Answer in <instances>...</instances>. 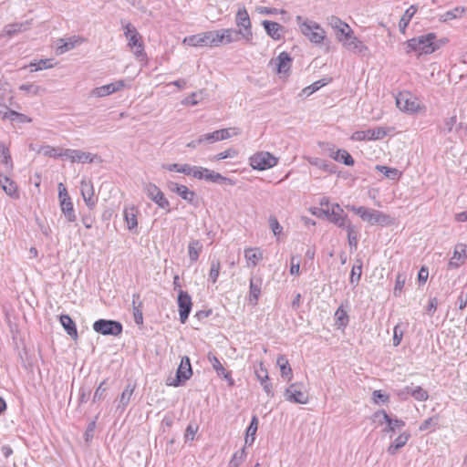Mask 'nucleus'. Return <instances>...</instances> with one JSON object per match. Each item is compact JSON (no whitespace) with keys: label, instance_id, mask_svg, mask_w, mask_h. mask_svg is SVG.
<instances>
[{"label":"nucleus","instance_id":"nucleus-1","mask_svg":"<svg viewBox=\"0 0 467 467\" xmlns=\"http://www.w3.org/2000/svg\"><path fill=\"white\" fill-rule=\"evenodd\" d=\"M328 25L335 31L336 37L342 46L355 54H367L368 47L358 39L350 26L342 21L339 17L331 16L328 18Z\"/></svg>","mask_w":467,"mask_h":467},{"label":"nucleus","instance_id":"nucleus-2","mask_svg":"<svg viewBox=\"0 0 467 467\" xmlns=\"http://www.w3.org/2000/svg\"><path fill=\"white\" fill-rule=\"evenodd\" d=\"M448 42L447 38L441 39L437 42V36L434 33L419 36L406 41V52L408 54L414 53L420 57L434 53L441 45Z\"/></svg>","mask_w":467,"mask_h":467},{"label":"nucleus","instance_id":"nucleus-3","mask_svg":"<svg viewBox=\"0 0 467 467\" xmlns=\"http://www.w3.org/2000/svg\"><path fill=\"white\" fill-rule=\"evenodd\" d=\"M396 106L402 112L411 115L424 113L426 110V107L420 98L409 90L398 93Z\"/></svg>","mask_w":467,"mask_h":467},{"label":"nucleus","instance_id":"nucleus-4","mask_svg":"<svg viewBox=\"0 0 467 467\" xmlns=\"http://www.w3.org/2000/svg\"><path fill=\"white\" fill-rule=\"evenodd\" d=\"M347 208L370 225H389L393 223V219L380 211L368 209L364 206H347Z\"/></svg>","mask_w":467,"mask_h":467},{"label":"nucleus","instance_id":"nucleus-5","mask_svg":"<svg viewBox=\"0 0 467 467\" xmlns=\"http://www.w3.org/2000/svg\"><path fill=\"white\" fill-rule=\"evenodd\" d=\"M301 33L314 44H321L326 38V31L316 22L306 20L299 25Z\"/></svg>","mask_w":467,"mask_h":467},{"label":"nucleus","instance_id":"nucleus-6","mask_svg":"<svg viewBox=\"0 0 467 467\" xmlns=\"http://www.w3.org/2000/svg\"><path fill=\"white\" fill-rule=\"evenodd\" d=\"M285 399L296 404H306L309 400L308 393L301 382L291 383L284 392Z\"/></svg>","mask_w":467,"mask_h":467},{"label":"nucleus","instance_id":"nucleus-7","mask_svg":"<svg viewBox=\"0 0 467 467\" xmlns=\"http://www.w3.org/2000/svg\"><path fill=\"white\" fill-rule=\"evenodd\" d=\"M125 36L128 40V46L132 50L136 57L144 55V44L141 36L138 33L136 28L130 23L124 26Z\"/></svg>","mask_w":467,"mask_h":467},{"label":"nucleus","instance_id":"nucleus-8","mask_svg":"<svg viewBox=\"0 0 467 467\" xmlns=\"http://www.w3.org/2000/svg\"><path fill=\"white\" fill-rule=\"evenodd\" d=\"M250 165L254 170L264 171L277 164L278 159L267 151H259L249 159Z\"/></svg>","mask_w":467,"mask_h":467},{"label":"nucleus","instance_id":"nucleus-9","mask_svg":"<svg viewBox=\"0 0 467 467\" xmlns=\"http://www.w3.org/2000/svg\"><path fill=\"white\" fill-rule=\"evenodd\" d=\"M389 128L376 127L366 130H357L352 133L350 139L354 141L378 140L385 138L389 132Z\"/></svg>","mask_w":467,"mask_h":467},{"label":"nucleus","instance_id":"nucleus-10","mask_svg":"<svg viewBox=\"0 0 467 467\" xmlns=\"http://www.w3.org/2000/svg\"><path fill=\"white\" fill-rule=\"evenodd\" d=\"M58 199L60 209L63 214L66 216L67 220L70 223L75 222L77 217L75 214L73 202L67 188L62 182L58 184Z\"/></svg>","mask_w":467,"mask_h":467},{"label":"nucleus","instance_id":"nucleus-11","mask_svg":"<svg viewBox=\"0 0 467 467\" xmlns=\"http://www.w3.org/2000/svg\"><path fill=\"white\" fill-rule=\"evenodd\" d=\"M236 26L239 27V33L247 41L251 42L253 39L252 23L249 14L244 7L239 8L235 17Z\"/></svg>","mask_w":467,"mask_h":467},{"label":"nucleus","instance_id":"nucleus-12","mask_svg":"<svg viewBox=\"0 0 467 467\" xmlns=\"http://www.w3.org/2000/svg\"><path fill=\"white\" fill-rule=\"evenodd\" d=\"M240 134V130L236 127H230L226 129L217 130L213 132L206 133L201 136L198 139L199 143H202L204 141L213 143L215 141L224 140L230 139L231 137L237 136Z\"/></svg>","mask_w":467,"mask_h":467},{"label":"nucleus","instance_id":"nucleus-13","mask_svg":"<svg viewBox=\"0 0 467 467\" xmlns=\"http://www.w3.org/2000/svg\"><path fill=\"white\" fill-rule=\"evenodd\" d=\"M192 177L198 180H206L213 182H224L229 184H234L233 180L221 175L212 170L203 167L193 166L192 171Z\"/></svg>","mask_w":467,"mask_h":467},{"label":"nucleus","instance_id":"nucleus-14","mask_svg":"<svg viewBox=\"0 0 467 467\" xmlns=\"http://www.w3.org/2000/svg\"><path fill=\"white\" fill-rule=\"evenodd\" d=\"M254 375L259 380L262 388L266 393L267 397L273 398L275 396L272 383L269 381V374L265 363L261 360L254 366Z\"/></svg>","mask_w":467,"mask_h":467},{"label":"nucleus","instance_id":"nucleus-15","mask_svg":"<svg viewBox=\"0 0 467 467\" xmlns=\"http://www.w3.org/2000/svg\"><path fill=\"white\" fill-rule=\"evenodd\" d=\"M93 329L101 335L119 336L122 326L118 321L99 319L93 324Z\"/></svg>","mask_w":467,"mask_h":467},{"label":"nucleus","instance_id":"nucleus-16","mask_svg":"<svg viewBox=\"0 0 467 467\" xmlns=\"http://www.w3.org/2000/svg\"><path fill=\"white\" fill-rule=\"evenodd\" d=\"M192 375V365L188 357H183L177 369L176 378L172 381H168L167 385L178 387L188 380Z\"/></svg>","mask_w":467,"mask_h":467},{"label":"nucleus","instance_id":"nucleus-17","mask_svg":"<svg viewBox=\"0 0 467 467\" xmlns=\"http://www.w3.org/2000/svg\"><path fill=\"white\" fill-rule=\"evenodd\" d=\"M145 192L148 197L160 208L170 212V202L158 186L153 183H149L145 186Z\"/></svg>","mask_w":467,"mask_h":467},{"label":"nucleus","instance_id":"nucleus-18","mask_svg":"<svg viewBox=\"0 0 467 467\" xmlns=\"http://www.w3.org/2000/svg\"><path fill=\"white\" fill-rule=\"evenodd\" d=\"M179 316L181 323L184 324L189 317L192 307V301L191 296L183 290H180L177 298Z\"/></svg>","mask_w":467,"mask_h":467},{"label":"nucleus","instance_id":"nucleus-19","mask_svg":"<svg viewBox=\"0 0 467 467\" xmlns=\"http://www.w3.org/2000/svg\"><path fill=\"white\" fill-rule=\"evenodd\" d=\"M182 44L191 47H213L210 31L186 36Z\"/></svg>","mask_w":467,"mask_h":467},{"label":"nucleus","instance_id":"nucleus-20","mask_svg":"<svg viewBox=\"0 0 467 467\" xmlns=\"http://www.w3.org/2000/svg\"><path fill=\"white\" fill-rule=\"evenodd\" d=\"M234 33L232 28L210 31L213 47L232 43Z\"/></svg>","mask_w":467,"mask_h":467},{"label":"nucleus","instance_id":"nucleus-21","mask_svg":"<svg viewBox=\"0 0 467 467\" xmlns=\"http://www.w3.org/2000/svg\"><path fill=\"white\" fill-rule=\"evenodd\" d=\"M244 255L246 266L249 268L256 267L264 259V252L259 247H246L244 250Z\"/></svg>","mask_w":467,"mask_h":467},{"label":"nucleus","instance_id":"nucleus-22","mask_svg":"<svg viewBox=\"0 0 467 467\" xmlns=\"http://www.w3.org/2000/svg\"><path fill=\"white\" fill-rule=\"evenodd\" d=\"M124 87H125L124 80H117L115 82H112V83H109L107 85H103V86L94 88L91 91V94L98 98L106 97V96H109L110 94H113L115 92L121 90L122 88H124Z\"/></svg>","mask_w":467,"mask_h":467},{"label":"nucleus","instance_id":"nucleus-23","mask_svg":"<svg viewBox=\"0 0 467 467\" xmlns=\"http://www.w3.org/2000/svg\"><path fill=\"white\" fill-rule=\"evenodd\" d=\"M323 217L327 219L329 222L337 224L338 226H344L347 216L344 214L343 209L339 204H333L332 208L328 210Z\"/></svg>","mask_w":467,"mask_h":467},{"label":"nucleus","instance_id":"nucleus-24","mask_svg":"<svg viewBox=\"0 0 467 467\" xmlns=\"http://www.w3.org/2000/svg\"><path fill=\"white\" fill-rule=\"evenodd\" d=\"M80 192L86 204L89 208H94L96 205V198L92 183L83 180L80 183Z\"/></svg>","mask_w":467,"mask_h":467},{"label":"nucleus","instance_id":"nucleus-25","mask_svg":"<svg viewBox=\"0 0 467 467\" xmlns=\"http://www.w3.org/2000/svg\"><path fill=\"white\" fill-rule=\"evenodd\" d=\"M467 259V244H459L454 247L453 254L450 260V265L458 267Z\"/></svg>","mask_w":467,"mask_h":467},{"label":"nucleus","instance_id":"nucleus-26","mask_svg":"<svg viewBox=\"0 0 467 467\" xmlns=\"http://www.w3.org/2000/svg\"><path fill=\"white\" fill-rule=\"evenodd\" d=\"M0 185L3 191L11 198H19L18 187L9 177L0 174Z\"/></svg>","mask_w":467,"mask_h":467},{"label":"nucleus","instance_id":"nucleus-27","mask_svg":"<svg viewBox=\"0 0 467 467\" xmlns=\"http://www.w3.org/2000/svg\"><path fill=\"white\" fill-rule=\"evenodd\" d=\"M83 42V39L79 36H73L71 38H68L67 40L65 39H59L58 45L56 49V53L57 55H62L65 52L74 48L75 47L80 45Z\"/></svg>","mask_w":467,"mask_h":467},{"label":"nucleus","instance_id":"nucleus-28","mask_svg":"<svg viewBox=\"0 0 467 467\" xmlns=\"http://www.w3.org/2000/svg\"><path fill=\"white\" fill-rule=\"evenodd\" d=\"M276 364L280 368L281 377L286 380L290 381L293 378V370L290 367L288 359L284 355H279L276 358Z\"/></svg>","mask_w":467,"mask_h":467},{"label":"nucleus","instance_id":"nucleus-29","mask_svg":"<svg viewBox=\"0 0 467 467\" xmlns=\"http://www.w3.org/2000/svg\"><path fill=\"white\" fill-rule=\"evenodd\" d=\"M124 219L129 230H133L138 226L139 210L135 206H130L124 209Z\"/></svg>","mask_w":467,"mask_h":467},{"label":"nucleus","instance_id":"nucleus-30","mask_svg":"<svg viewBox=\"0 0 467 467\" xmlns=\"http://www.w3.org/2000/svg\"><path fill=\"white\" fill-rule=\"evenodd\" d=\"M292 58L286 52H281L276 58V71L278 74H286L291 67Z\"/></svg>","mask_w":467,"mask_h":467},{"label":"nucleus","instance_id":"nucleus-31","mask_svg":"<svg viewBox=\"0 0 467 467\" xmlns=\"http://www.w3.org/2000/svg\"><path fill=\"white\" fill-rule=\"evenodd\" d=\"M171 190L179 194L183 200L192 202L195 198V192L191 191L186 185L171 182Z\"/></svg>","mask_w":467,"mask_h":467},{"label":"nucleus","instance_id":"nucleus-32","mask_svg":"<svg viewBox=\"0 0 467 467\" xmlns=\"http://www.w3.org/2000/svg\"><path fill=\"white\" fill-rule=\"evenodd\" d=\"M329 157L338 162H343L345 165L353 166L354 160L352 156L346 150H331Z\"/></svg>","mask_w":467,"mask_h":467},{"label":"nucleus","instance_id":"nucleus-33","mask_svg":"<svg viewBox=\"0 0 467 467\" xmlns=\"http://www.w3.org/2000/svg\"><path fill=\"white\" fill-rule=\"evenodd\" d=\"M64 156L70 159L73 162H90L92 161V158L89 153L75 150H64Z\"/></svg>","mask_w":467,"mask_h":467},{"label":"nucleus","instance_id":"nucleus-34","mask_svg":"<svg viewBox=\"0 0 467 467\" xmlns=\"http://www.w3.org/2000/svg\"><path fill=\"white\" fill-rule=\"evenodd\" d=\"M410 438V434L407 431L400 433L394 441L389 446L388 452L391 455L396 454L400 449L404 447Z\"/></svg>","mask_w":467,"mask_h":467},{"label":"nucleus","instance_id":"nucleus-35","mask_svg":"<svg viewBox=\"0 0 467 467\" xmlns=\"http://www.w3.org/2000/svg\"><path fill=\"white\" fill-rule=\"evenodd\" d=\"M417 11L418 8L416 5H410L402 15L399 22V28L401 34H406L407 27Z\"/></svg>","mask_w":467,"mask_h":467},{"label":"nucleus","instance_id":"nucleus-36","mask_svg":"<svg viewBox=\"0 0 467 467\" xmlns=\"http://www.w3.org/2000/svg\"><path fill=\"white\" fill-rule=\"evenodd\" d=\"M209 360L216 373L229 380L230 385H234V379L231 376V372L226 370L220 360L215 356H209Z\"/></svg>","mask_w":467,"mask_h":467},{"label":"nucleus","instance_id":"nucleus-37","mask_svg":"<svg viewBox=\"0 0 467 467\" xmlns=\"http://www.w3.org/2000/svg\"><path fill=\"white\" fill-rule=\"evenodd\" d=\"M60 323L66 332L73 338L77 339L78 330L75 322L72 320V318L68 315H61L59 317Z\"/></svg>","mask_w":467,"mask_h":467},{"label":"nucleus","instance_id":"nucleus-38","mask_svg":"<svg viewBox=\"0 0 467 467\" xmlns=\"http://www.w3.org/2000/svg\"><path fill=\"white\" fill-rule=\"evenodd\" d=\"M263 26L266 33L275 40H279L282 37L283 27L276 22L264 21Z\"/></svg>","mask_w":467,"mask_h":467},{"label":"nucleus","instance_id":"nucleus-39","mask_svg":"<svg viewBox=\"0 0 467 467\" xmlns=\"http://www.w3.org/2000/svg\"><path fill=\"white\" fill-rule=\"evenodd\" d=\"M142 306L140 294H134L132 296L133 316L135 322L139 325L143 323Z\"/></svg>","mask_w":467,"mask_h":467},{"label":"nucleus","instance_id":"nucleus-40","mask_svg":"<svg viewBox=\"0 0 467 467\" xmlns=\"http://www.w3.org/2000/svg\"><path fill=\"white\" fill-rule=\"evenodd\" d=\"M259 420L257 416H253L250 425L246 430V435L244 439L245 444L252 445L255 439V434L258 429Z\"/></svg>","mask_w":467,"mask_h":467},{"label":"nucleus","instance_id":"nucleus-41","mask_svg":"<svg viewBox=\"0 0 467 467\" xmlns=\"http://www.w3.org/2000/svg\"><path fill=\"white\" fill-rule=\"evenodd\" d=\"M334 203H331L327 198H322L319 202V207H313L310 209L311 214L317 217H323L332 208Z\"/></svg>","mask_w":467,"mask_h":467},{"label":"nucleus","instance_id":"nucleus-42","mask_svg":"<svg viewBox=\"0 0 467 467\" xmlns=\"http://www.w3.org/2000/svg\"><path fill=\"white\" fill-rule=\"evenodd\" d=\"M261 280L258 283H254L253 280L250 281L248 300L252 306H256L258 303L261 295Z\"/></svg>","mask_w":467,"mask_h":467},{"label":"nucleus","instance_id":"nucleus-43","mask_svg":"<svg viewBox=\"0 0 467 467\" xmlns=\"http://www.w3.org/2000/svg\"><path fill=\"white\" fill-rule=\"evenodd\" d=\"M202 245L198 240H192L188 244V254L192 262H196L202 253Z\"/></svg>","mask_w":467,"mask_h":467},{"label":"nucleus","instance_id":"nucleus-44","mask_svg":"<svg viewBox=\"0 0 467 467\" xmlns=\"http://www.w3.org/2000/svg\"><path fill=\"white\" fill-rule=\"evenodd\" d=\"M379 414L382 415L385 422L388 424V431H394L397 428H402L405 426V422L402 420L391 419L384 410L376 413V416Z\"/></svg>","mask_w":467,"mask_h":467},{"label":"nucleus","instance_id":"nucleus-45","mask_svg":"<svg viewBox=\"0 0 467 467\" xmlns=\"http://www.w3.org/2000/svg\"><path fill=\"white\" fill-rule=\"evenodd\" d=\"M192 168L193 166H190L189 164L179 165L177 163L165 166V169L169 171H177L188 176H192Z\"/></svg>","mask_w":467,"mask_h":467},{"label":"nucleus","instance_id":"nucleus-46","mask_svg":"<svg viewBox=\"0 0 467 467\" xmlns=\"http://www.w3.org/2000/svg\"><path fill=\"white\" fill-rule=\"evenodd\" d=\"M54 64L52 63V59L46 58L40 59L37 62L30 63L29 67H32L31 71H38L42 69H47L53 67Z\"/></svg>","mask_w":467,"mask_h":467},{"label":"nucleus","instance_id":"nucleus-47","mask_svg":"<svg viewBox=\"0 0 467 467\" xmlns=\"http://www.w3.org/2000/svg\"><path fill=\"white\" fill-rule=\"evenodd\" d=\"M237 155H238L237 150H235L234 148H229V149L211 157L210 161H221V160H224L227 158H234V157H236Z\"/></svg>","mask_w":467,"mask_h":467},{"label":"nucleus","instance_id":"nucleus-48","mask_svg":"<svg viewBox=\"0 0 467 467\" xmlns=\"http://www.w3.org/2000/svg\"><path fill=\"white\" fill-rule=\"evenodd\" d=\"M329 81H330V79L329 80H326V79L317 80V81L314 82L313 84H311L310 86L306 87L302 90V92L306 96H310L314 92L317 91L320 88H322V87L326 86L327 84H328Z\"/></svg>","mask_w":467,"mask_h":467},{"label":"nucleus","instance_id":"nucleus-49","mask_svg":"<svg viewBox=\"0 0 467 467\" xmlns=\"http://www.w3.org/2000/svg\"><path fill=\"white\" fill-rule=\"evenodd\" d=\"M221 263L219 260H213L211 263V268L209 271V279L215 284L220 275Z\"/></svg>","mask_w":467,"mask_h":467},{"label":"nucleus","instance_id":"nucleus-50","mask_svg":"<svg viewBox=\"0 0 467 467\" xmlns=\"http://www.w3.org/2000/svg\"><path fill=\"white\" fill-rule=\"evenodd\" d=\"M378 171L382 172L386 177L391 179H399L401 173L395 168H390L387 166L378 165L376 167Z\"/></svg>","mask_w":467,"mask_h":467},{"label":"nucleus","instance_id":"nucleus-51","mask_svg":"<svg viewBox=\"0 0 467 467\" xmlns=\"http://www.w3.org/2000/svg\"><path fill=\"white\" fill-rule=\"evenodd\" d=\"M410 395L418 401H425L429 398L427 390L421 387H416L414 389H411Z\"/></svg>","mask_w":467,"mask_h":467},{"label":"nucleus","instance_id":"nucleus-52","mask_svg":"<svg viewBox=\"0 0 467 467\" xmlns=\"http://www.w3.org/2000/svg\"><path fill=\"white\" fill-rule=\"evenodd\" d=\"M135 387L128 385L126 389L123 390L120 396V402L123 406H127L130 400L131 396L133 395Z\"/></svg>","mask_w":467,"mask_h":467},{"label":"nucleus","instance_id":"nucleus-53","mask_svg":"<svg viewBox=\"0 0 467 467\" xmlns=\"http://www.w3.org/2000/svg\"><path fill=\"white\" fill-rule=\"evenodd\" d=\"M335 317L340 326H347L348 322V317L346 310H344L342 307L337 308V310L335 313Z\"/></svg>","mask_w":467,"mask_h":467},{"label":"nucleus","instance_id":"nucleus-54","mask_svg":"<svg viewBox=\"0 0 467 467\" xmlns=\"http://www.w3.org/2000/svg\"><path fill=\"white\" fill-rule=\"evenodd\" d=\"M361 274H362L361 265H354L351 269L350 283L357 285L360 280Z\"/></svg>","mask_w":467,"mask_h":467},{"label":"nucleus","instance_id":"nucleus-55","mask_svg":"<svg viewBox=\"0 0 467 467\" xmlns=\"http://www.w3.org/2000/svg\"><path fill=\"white\" fill-rule=\"evenodd\" d=\"M465 13V9L463 7H456L451 11H448L445 13V20L454 19L461 17Z\"/></svg>","mask_w":467,"mask_h":467},{"label":"nucleus","instance_id":"nucleus-56","mask_svg":"<svg viewBox=\"0 0 467 467\" xmlns=\"http://www.w3.org/2000/svg\"><path fill=\"white\" fill-rule=\"evenodd\" d=\"M269 224H270V227L275 236H278L281 234V233L283 231V227L280 225V223H278V221L275 217L271 216L269 218Z\"/></svg>","mask_w":467,"mask_h":467},{"label":"nucleus","instance_id":"nucleus-57","mask_svg":"<svg viewBox=\"0 0 467 467\" xmlns=\"http://www.w3.org/2000/svg\"><path fill=\"white\" fill-rule=\"evenodd\" d=\"M404 285H405V277L402 275L399 274L396 277V284H395V287H394L395 296L400 295V293L402 292V289L404 287Z\"/></svg>","mask_w":467,"mask_h":467},{"label":"nucleus","instance_id":"nucleus-58","mask_svg":"<svg viewBox=\"0 0 467 467\" xmlns=\"http://www.w3.org/2000/svg\"><path fill=\"white\" fill-rule=\"evenodd\" d=\"M290 274L295 276H298L300 275V262L294 256L291 258Z\"/></svg>","mask_w":467,"mask_h":467},{"label":"nucleus","instance_id":"nucleus-59","mask_svg":"<svg viewBox=\"0 0 467 467\" xmlns=\"http://www.w3.org/2000/svg\"><path fill=\"white\" fill-rule=\"evenodd\" d=\"M403 332L400 329V326L397 325L393 329V345L399 346L402 340Z\"/></svg>","mask_w":467,"mask_h":467},{"label":"nucleus","instance_id":"nucleus-60","mask_svg":"<svg viewBox=\"0 0 467 467\" xmlns=\"http://www.w3.org/2000/svg\"><path fill=\"white\" fill-rule=\"evenodd\" d=\"M199 430V427L197 425H192V424H190L187 429H186V431H185V438L187 440H191V441H193L194 438H195V435L197 433Z\"/></svg>","mask_w":467,"mask_h":467},{"label":"nucleus","instance_id":"nucleus-61","mask_svg":"<svg viewBox=\"0 0 467 467\" xmlns=\"http://www.w3.org/2000/svg\"><path fill=\"white\" fill-rule=\"evenodd\" d=\"M372 399L375 403H378L379 400L382 402H388L389 397L387 394H383L381 390H374L372 393Z\"/></svg>","mask_w":467,"mask_h":467},{"label":"nucleus","instance_id":"nucleus-62","mask_svg":"<svg viewBox=\"0 0 467 467\" xmlns=\"http://www.w3.org/2000/svg\"><path fill=\"white\" fill-rule=\"evenodd\" d=\"M20 90L26 91L27 93L37 94L39 91V88L33 84H24L19 87Z\"/></svg>","mask_w":467,"mask_h":467},{"label":"nucleus","instance_id":"nucleus-63","mask_svg":"<svg viewBox=\"0 0 467 467\" xmlns=\"http://www.w3.org/2000/svg\"><path fill=\"white\" fill-rule=\"evenodd\" d=\"M348 237L349 244L351 246L357 247V244H358L357 234L352 227L348 228Z\"/></svg>","mask_w":467,"mask_h":467},{"label":"nucleus","instance_id":"nucleus-64","mask_svg":"<svg viewBox=\"0 0 467 467\" xmlns=\"http://www.w3.org/2000/svg\"><path fill=\"white\" fill-rule=\"evenodd\" d=\"M45 153L50 157H62L64 156V151L60 150H57L52 147H47Z\"/></svg>","mask_w":467,"mask_h":467}]
</instances>
